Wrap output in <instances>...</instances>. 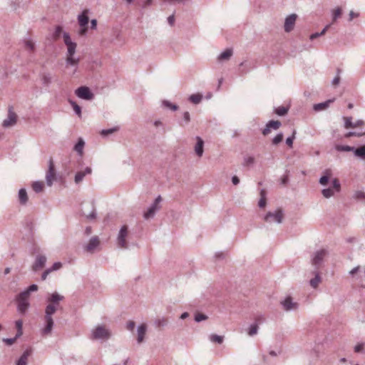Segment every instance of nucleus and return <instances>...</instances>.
<instances>
[{"mask_svg": "<svg viewBox=\"0 0 365 365\" xmlns=\"http://www.w3.org/2000/svg\"><path fill=\"white\" fill-rule=\"evenodd\" d=\"M207 318L208 317L207 315L202 313H198L195 316V320L197 322H200L203 320H206Z\"/></svg>", "mask_w": 365, "mask_h": 365, "instance_id": "obj_48", "label": "nucleus"}, {"mask_svg": "<svg viewBox=\"0 0 365 365\" xmlns=\"http://www.w3.org/2000/svg\"><path fill=\"white\" fill-rule=\"evenodd\" d=\"M135 327V324L133 321H129L126 324V328L129 331H133Z\"/></svg>", "mask_w": 365, "mask_h": 365, "instance_id": "obj_56", "label": "nucleus"}, {"mask_svg": "<svg viewBox=\"0 0 365 365\" xmlns=\"http://www.w3.org/2000/svg\"><path fill=\"white\" fill-rule=\"evenodd\" d=\"M196 140H197V143L195 146V152L198 157H201L204 152V150H203L204 141L199 136L196 137Z\"/></svg>", "mask_w": 365, "mask_h": 365, "instance_id": "obj_22", "label": "nucleus"}, {"mask_svg": "<svg viewBox=\"0 0 365 365\" xmlns=\"http://www.w3.org/2000/svg\"><path fill=\"white\" fill-rule=\"evenodd\" d=\"M258 329H259V327H258L257 324H251L248 328V331H247L248 335L250 336H252L257 334L258 332Z\"/></svg>", "mask_w": 365, "mask_h": 365, "instance_id": "obj_32", "label": "nucleus"}, {"mask_svg": "<svg viewBox=\"0 0 365 365\" xmlns=\"http://www.w3.org/2000/svg\"><path fill=\"white\" fill-rule=\"evenodd\" d=\"M24 45L26 50L33 51L35 48V44L31 40H25Z\"/></svg>", "mask_w": 365, "mask_h": 365, "instance_id": "obj_39", "label": "nucleus"}, {"mask_svg": "<svg viewBox=\"0 0 365 365\" xmlns=\"http://www.w3.org/2000/svg\"><path fill=\"white\" fill-rule=\"evenodd\" d=\"M75 94L81 99L91 101L93 99L94 94L87 86H81L75 91Z\"/></svg>", "mask_w": 365, "mask_h": 365, "instance_id": "obj_10", "label": "nucleus"}, {"mask_svg": "<svg viewBox=\"0 0 365 365\" xmlns=\"http://www.w3.org/2000/svg\"><path fill=\"white\" fill-rule=\"evenodd\" d=\"M353 198L365 204V192L362 190L355 191L353 195Z\"/></svg>", "mask_w": 365, "mask_h": 365, "instance_id": "obj_29", "label": "nucleus"}, {"mask_svg": "<svg viewBox=\"0 0 365 365\" xmlns=\"http://www.w3.org/2000/svg\"><path fill=\"white\" fill-rule=\"evenodd\" d=\"M31 354L30 350H26L16 361V365H27L28 358Z\"/></svg>", "mask_w": 365, "mask_h": 365, "instance_id": "obj_24", "label": "nucleus"}, {"mask_svg": "<svg viewBox=\"0 0 365 365\" xmlns=\"http://www.w3.org/2000/svg\"><path fill=\"white\" fill-rule=\"evenodd\" d=\"M70 103L72 106L75 113L80 117L81 115V107L74 101H70Z\"/></svg>", "mask_w": 365, "mask_h": 365, "instance_id": "obj_43", "label": "nucleus"}, {"mask_svg": "<svg viewBox=\"0 0 365 365\" xmlns=\"http://www.w3.org/2000/svg\"><path fill=\"white\" fill-rule=\"evenodd\" d=\"M267 203V199H264L263 197H260L259 202H258V206L260 208H263L266 206Z\"/></svg>", "mask_w": 365, "mask_h": 365, "instance_id": "obj_59", "label": "nucleus"}, {"mask_svg": "<svg viewBox=\"0 0 365 365\" xmlns=\"http://www.w3.org/2000/svg\"><path fill=\"white\" fill-rule=\"evenodd\" d=\"M232 56V50L230 48H227L223 52H222L219 56L218 60L219 61H227L230 58V57Z\"/></svg>", "mask_w": 365, "mask_h": 365, "instance_id": "obj_28", "label": "nucleus"}, {"mask_svg": "<svg viewBox=\"0 0 365 365\" xmlns=\"http://www.w3.org/2000/svg\"><path fill=\"white\" fill-rule=\"evenodd\" d=\"M128 227L126 225H123L120 228L117 238V242L119 247L123 249L128 248V244L125 241V238L128 235Z\"/></svg>", "mask_w": 365, "mask_h": 365, "instance_id": "obj_11", "label": "nucleus"}, {"mask_svg": "<svg viewBox=\"0 0 365 365\" xmlns=\"http://www.w3.org/2000/svg\"><path fill=\"white\" fill-rule=\"evenodd\" d=\"M333 101L334 100L329 99L322 103H316L313 106V109L316 112L324 110L327 109Z\"/></svg>", "mask_w": 365, "mask_h": 365, "instance_id": "obj_23", "label": "nucleus"}, {"mask_svg": "<svg viewBox=\"0 0 365 365\" xmlns=\"http://www.w3.org/2000/svg\"><path fill=\"white\" fill-rule=\"evenodd\" d=\"M282 140H283V133H279L272 139V144L277 145L279 143H281L282 141Z\"/></svg>", "mask_w": 365, "mask_h": 365, "instance_id": "obj_46", "label": "nucleus"}, {"mask_svg": "<svg viewBox=\"0 0 365 365\" xmlns=\"http://www.w3.org/2000/svg\"><path fill=\"white\" fill-rule=\"evenodd\" d=\"M88 32V26H80V29L78 31V35L83 36H86Z\"/></svg>", "mask_w": 365, "mask_h": 365, "instance_id": "obj_52", "label": "nucleus"}, {"mask_svg": "<svg viewBox=\"0 0 365 365\" xmlns=\"http://www.w3.org/2000/svg\"><path fill=\"white\" fill-rule=\"evenodd\" d=\"M19 337H16V335L15 337H14V338H4V339H3V341L5 342L8 346H11V345H12L16 341V340Z\"/></svg>", "mask_w": 365, "mask_h": 365, "instance_id": "obj_50", "label": "nucleus"}, {"mask_svg": "<svg viewBox=\"0 0 365 365\" xmlns=\"http://www.w3.org/2000/svg\"><path fill=\"white\" fill-rule=\"evenodd\" d=\"M15 324H16V327L17 329L16 337H20L23 334V331H22L23 322L21 319L17 320V321H16Z\"/></svg>", "mask_w": 365, "mask_h": 365, "instance_id": "obj_35", "label": "nucleus"}, {"mask_svg": "<svg viewBox=\"0 0 365 365\" xmlns=\"http://www.w3.org/2000/svg\"><path fill=\"white\" fill-rule=\"evenodd\" d=\"M288 112V108L284 106H279L275 109V113L280 116L286 115Z\"/></svg>", "mask_w": 365, "mask_h": 365, "instance_id": "obj_38", "label": "nucleus"}, {"mask_svg": "<svg viewBox=\"0 0 365 365\" xmlns=\"http://www.w3.org/2000/svg\"><path fill=\"white\" fill-rule=\"evenodd\" d=\"M332 187L325 188L322 190L323 196L326 198H329L334 196L335 192H339L341 189V184L337 178H334L331 181Z\"/></svg>", "mask_w": 365, "mask_h": 365, "instance_id": "obj_7", "label": "nucleus"}, {"mask_svg": "<svg viewBox=\"0 0 365 365\" xmlns=\"http://www.w3.org/2000/svg\"><path fill=\"white\" fill-rule=\"evenodd\" d=\"M46 262V257L44 255H37L36 257V260L32 266V269L34 271H38L42 269Z\"/></svg>", "mask_w": 365, "mask_h": 365, "instance_id": "obj_18", "label": "nucleus"}, {"mask_svg": "<svg viewBox=\"0 0 365 365\" xmlns=\"http://www.w3.org/2000/svg\"><path fill=\"white\" fill-rule=\"evenodd\" d=\"M146 332V326L145 324H141L138 327V342L141 343L143 341L145 334Z\"/></svg>", "mask_w": 365, "mask_h": 365, "instance_id": "obj_26", "label": "nucleus"}, {"mask_svg": "<svg viewBox=\"0 0 365 365\" xmlns=\"http://www.w3.org/2000/svg\"><path fill=\"white\" fill-rule=\"evenodd\" d=\"M161 200L162 198L160 195L155 198L153 203L148 207V210L144 212L143 217L145 220H149L155 216L156 212L159 210L160 208L159 204L161 202Z\"/></svg>", "mask_w": 365, "mask_h": 365, "instance_id": "obj_6", "label": "nucleus"}, {"mask_svg": "<svg viewBox=\"0 0 365 365\" xmlns=\"http://www.w3.org/2000/svg\"><path fill=\"white\" fill-rule=\"evenodd\" d=\"M85 143L82 138H79L78 143L74 146V150L78 153V155H82L83 152V147Z\"/></svg>", "mask_w": 365, "mask_h": 365, "instance_id": "obj_30", "label": "nucleus"}, {"mask_svg": "<svg viewBox=\"0 0 365 365\" xmlns=\"http://www.w3.org/2000/svg\"><path fill=\"white\" fill-rule=\"evenodd\" d=\"M110 331L102 326H98L92 331L93 339H107L110 337Z\"/></svg>", "mask_w": 365, "mask_h": 365, "instance_id": "obj_9", "label": "nucleus"}, {"mask_svg": "<svg viewBox=\"0 0 365 365\" xmlns=\"http://www.w3.org/2000/svg\"><path fill=\"white\" fill-rule=\"evenodd\" d=\"M168 24L173 26H174V24H175V15L174 14H173L172 15L169 16L168 17Z\"/></svg>", "mask_w": 365, "mask_h": 365, "instance_id": "obj_60", "label": "nucleus"}, {"mask_svg": "<svg viewBox=\"0 0 365 365\" xmlns=\"http://www.w3.org/2000/svg\"><path fill=\"white\" fill-rule=\"evenodd\" d=\"M29 297L27 296L26 293H19L16 297V301L17 304V312L21 314L25 315L28 309L30 307Z\"/></svg>", "mask_w": 365, "mask_h": 365, "instance_id": "obj_3", "label": "nucleus"}, {"mask_svg": "<svg viewBox=\"0 0 365 365\" xmlns=\"http://www.w3.org/2000/svg\"><path fill=\"white\" fill-rule=\"evenodd\" d=\"M335 149L339 152H353L355 157L365 159V145L354 148L350 145H336Z\"/></svg>", "mask_w": 365, "mask_h": 365, "instance_id": "obj_4", "label": "nucleus"}, {"mask_svg": "<svg viewBox=\"0 0 365 365\" xmlns=\"http://www.w3.org/2000/svg\"><path fill=\"white\" fill-rule=\"evenodd\" d=\"M62 267V264L59 262H55L49 269H51V272L56 271Z\"/></svg>", "mask_w": 365, "mask_h": 365, "instance_id": "obj_55", "label": "nucleus"}, {"mask_svg": "<svg viewBox=\"0 0 365 365\" xmlns=\"http://www.w3.org/2000/svg\"><path fill=\"white\" fill-rule=\"evenodd\" d=\"M297 18V14H292L285 19L284 28L286 32H290L293 30Z\"/></svg>", "mask_w": 365, "mask_h": 365, "instance_id": "obj_15", "label": "nucleus"}, {"mask_svg": "<svg viewBox=\"0 0 365 365\" xmlns=\"http://www.w3.org/2000/svg\"><path fill=\"white\" fill-rule=\"evenodd\" d=\"M364 343H359V344H356L354 346V351L356 353L362 351L363 349H364Z\"/></svg>", "mask_w": 365, "mask_h": 365, "instance_id": "obj_57", "label": "nucleus"}, {"mask_svg": "<svg viewBox=\"0 0 365 365\" xmlns=\"http://www.w3.org/2000/svg\"><path fill=\"white\" fill-rule=\"evenodd\" d=\"M63 41L67 47L66 65V66H74L77 67L80 58L75 57L76 49L77 47L76 43L71 41V36L68 33H63Z\"/></svg>", "mask_w": 365, "mask_h": 365, "instance_id": "obj_2", "label": "nucleus"}, {"mask_svg": "<svg viewBox=\"0 0 365 365\" xmlns=\"http://www.w3.org/2000/svg\"><path fill=\"white\" fill-rule=\"evenodd\" d=\"M202 98V97L200 94H192L189 98L190 101L195 104L199 103Z\"/></svg>", "mask_w": 365, "mask_h": 365, "instance_id": "obj_37", "label": "nucleus"}, {"mask_svg": "<svg viewBox=\"0 0 365 365\" xmlns=\"http://www.w3.org/2000/svg\"><path fill=\"white\" fill-rule=\"evenodd\" d=\"M91 29H96V28H97V20L96 19H92L91 21Z\"/></svg>", "mask_w": 365, "mask_h": 365, "instance_id": "obj_64", "label": "nucleus"}, {"mask_svg": "<svg viewBox=\"0 0 365 365\" xmlns=\"http://www.w3.org/2000/svg\"><path fill=\"white\" fill-rule=\"evenodd\" d=\"M155 323L157 327H164L167 324V320L164 318L159 319L156 320Z\"/></svg>", "mask_w": 365, "mask_h": 365, "instance_id": "obj_53", "label": "nucleus"}, {"mask_svg": "<svg viewBox=\"0 0 365 365\" xmlns=\"http://www.w3.org/2000/svg\"><path fill=\"white\" fill-rule=\"evenodd\" d=\"M254 162H255V158L253 157H252V156L245 157L244 158L243 165H250L253 164Z\"/></svg>", "mask_w": 365, "mask_h": 365, "instance_id": "obj_49", "label": "nucleus"}, {"mask_svg": "<svg viewBox=\"0 0 365 365\" xmlns=\"http://www.w3.org/2000/svg\"><path fill=\"white\" fill-rule=\"evenodd\" d=\"M296 130H293V133H292V136L290 137H288L287 139H286V144L292 148V145H293V141L295 139V135H296Z\"/></svg>", "mask_w": 365, "mask_h": 365, "instance_id": "obj_45", "label": "nucleus"}, {"mask_svg": "<svg viewBox=\"0 0 365 365\" xmlns=\"http://www.w3.org/2000/svg\"><path fill=\"white\" fill-rule=\"evenodd\" d=\"M19 200L21 205H26L28 201L27 192L24 188H21L19 191Z\"/></svg>", "mask_w": 365, "mask_h": 365, "instance_id": "obj_27", "label": "nucleus"}, {"mask_svg": "<svg viewBox=\"0 0 365 365\" xmlns=\"http://www.w3.org/2000/svg\"><path fill=\"white\" fill-rule=\"evenodd\" d=\"M341 15V9L340 7L336 8L332 12V20L336 21L339 17Z\"/></svg>", "mask_w": 365, "mask_h": 365, "instance_id": "obj_40", "label": "nucleus"}, {"mask_svg": "<svg viewBox=\"0 0 365 365\" xmlns=\"http://www.w3.org/2000/svg\"><path fill=\"white\" fill-rule=\"evenodd\" d=\"M289 182V178L287 175H284L282 178H281V183L283 185H286Z\"/></svg>", "mask_w": 365, "mask_h": 365, "instance_id": "obj_62", "label": "nucleus"}, {"mask_svg": "<svg viewBox=\"0 0 365 365\" xmlns=\"http://www.w3.org/2000/svg\"><path fill=\"white\" fill-rule=\"evenodd\" d=\"M183 120L185 124H187L190 121V115L188 111H185L182 114Z\"/></svg>", "mask_w": 365, "mask_h": 365, "instance_id": "obj_54", "label": "nucleus"}, {"mask_svg": "<svg viewBox=\"0 0 365 365\" xmlns=\"http://www.w3.org/2000/svg\"><path fill=\"white\" fill-rule=\"evenodd\" d=\"M329 178H328V176L323 175L322 177L320 178L319 182L322 185H326L329 181Z\"/></svg>", "mask_w": 365, "mask_h": 365, "instance_id": "obj_58", "label": "nucleus"}, {"mask_svg": "<svg viewBox=\"0 0 365 365\" xmlns=\"http://www.w3.org/2000/svg\"><path fill=\"white\" fill-rule=\"evenodd\" d=\"M327 251L326 250H320L317 251L312 259V264L318 269L319 267L322 264L323 262L324 258L327 256Z\"/></svg>", "mask_w": 365, "mask_h": 365, "instance_id": "obj_12", "label": "nucleus"}, {"mask_svg": "<svg viewBox=\"0 0 365 365\" xmlns=\"http://www.w3.org/2000/svg\"><path fill=\"white\" fill-rule=\"evenodd\" d=\"M63 33L62 27L60 26H56L55 31L53 33V38L55 40L58 39L60 38V35Z\"/></svg>", "mask_w": 365, "mask_h": 365, "instance_id": "obj_47", "label": "nucleus"}, {"mask_svg": "<svg viewBox=\"0 0 365 365\" xmlns=\"http://www.w3.org/2000/svg\"><path fill=\"white\" fill-rule=\"evenodd\" d=\"M92 173V169L90 167H86L84 170L78 171L76 173L74 181L76 184L80 183L86 175H90Z\"/></svg>", "mask_w": 365, "mask_h": 365, "instance_id": "obj_20", "label": "nucleus"}, {"mask_svg": "<svg viewBox=\"0 0 365 365\" xmlns=\"http://www.w3.org/2000/svg\"><path fill=\"white\" fill-rule=\"evenodd\" d=\"M210 340L212 342L221 344L223 342L224 336L213 334L210 336Z\"/></svg>", "mask_w": 365, "mask_h": 365, "instance_id": "obj_33", "label": "nucleus"}, {"mask_svg": "<svg viewBox=\"0 0 365 365\" xmlns=\"http://www.w3.org/2000/svg\"><path fill=\"white\" fill-rule=\"evenodd\" d=\"M32 188L36 192H40L43 190V183L41 181H36L32 184Z\"/></svg>", "mask_w": 365, "mask_h": 365, "instance_id": "obj_34", "label": "nucleus"}, {"mask_svg": "<svg viewBox=\"0 0 365 365\" xmlns=\"http://www.w3.org/2000/svg\"><path fill=\"white\" fill-rule=\"evenodd\" d=\"M314 273L315 276L314 278L310 279L309 284L312 288L315 289L319 286V283L322 281V278L320 277L319 272L315 271Z\"/></svg>", "mask_w": 365, "mask_h": 365, "instance_id": "obj_25", "label": "nucleus"}, {"mask_svg": "<svg viewBox=\"0 0 365 365\" xmlns=\"http://www.w3.org/2000/svg\"><path fill=\"white\" fill-rule=\"evenodd\" d=\"M64 299V297L58 292L48 294L46 297L48 304L45 308L44 323L45 325L41 329V334L48 336L51 334L54 322L53 315L61 308L60 302Z\"/></svg>", "mask_w": 365, "mask_h": 365, "instance_id": "obj_1", "label": "nucleus"}, {"mask_svg": "<svg viewBox=\"0 0 365 365\" xmlns=\"http://www.w3.org/2000/svg\"><path fill=\"white\" fill-rule=\"evenodd\" d=\"M100 245V240L98 239V237L94 236L92 237L88 243L84 246V250L90 253H93L95 250Z\"/></svg>", "mask_w": 365, "mask_h": 365, "instance_id": "obj_16", "label": "nucleus"}, {"mask_svg": "<svg viewBox=\"0 0 365 365\" xmlns=\"http://www.w3.org/2000/svg\"><path fill=\"white\" fill-rule=\"evenodd\" d=\"M38 286L36 284L30 285L26 290L21 292V293H26L27 296L30 297V293L31 292L37 291Z\"/></svg>", "mask_w": 365, "mask_h": 365, "instance_id": "obj_44", "label": "nucleus"}, {"mask_svg": "<svg viewBox=\"0 0 365 365\" xmlns=\"http://www.w3.org/2000/svg\"><path fill=\"white\" fill-rule=\"evenodd\" d=\"M118 130V128L115 127L109 129H103L101 130V134L103 136H107L110 134L113 133L114 132L117 131Z\"/></svg>", "mask_w": 365, "mask_h": 365, "instance_id": "obj_41", "label": "nucleus"}, {"mask_svg": "<svg viewBox=\"0 0 365 365\" xmlns=\"http://www.w3.org/2000/svg\"><path fill=\"white\" fill-rule=\"evenodd\" d=\"M88 10H84L81 14L78 16V22L80 26H88L89 18L88 16Z\"/></svg>", "mask_w": 365, "mask_h": 365, "instance_id": "obj_21", "label": "nucleus"}, {"mask_svg": "<svg viewBox=\"0 0 365 365\" xmlns=\"http://www.w3.org/2000/svg\"><path fill=\"white\" fill-rule=\"evenodd\" d=\"M17 119L16 114L13 111V108L9 107L8 111V117L5 120H4L2 123V125L4 128H9L13 126L16 124Z\"/></svg>", "mask_w": 365, "mask_h": 365, "instance_id": "obj_13", "label": "nucleus"}, {"mask_svg": "<svg viewBox=\"0 0 365 365\" xmlns=\"http://www.w3.org/2000/svg\"><path fill=\"white\" fill-rule=\"evenodd\" d=\"M163 105L165 107H166V108H170V109H171V110H178V106L177 105L173 104V103H170V101H163Z\"/></svg>", "mask_w": 365, "mask_h": 365, "instance_id": "obj_42", "label": "nucleus"}, {"mask_svg": "<svg viewBox=\"0 0 365 365\" xmlns=\"http://www.w3.org/2000/svg\"><path fill=\"white\" fill-rule=\"evenodd\" d=\"M91 207L92 208L91 213L86 214L84 212H83V215H85L86 217V218L88 220H93L96 217V209L94 207L93 204H91Z\"/></svg>", "mask_w": 365, "mask_h": 365, "instance_id": "obj_36", "label": "nucleus"}, {"mask_svg": "<svg viewBox=\"0 0 365 365\" xmlns=\"http://www.w3.org/2000/svg\"><path fill=\"white\" fill-rule=\"evenodd\" d=\"M282 123L279 120H269L263 129L262 134L267 135L271 132V129L276 130L279 129Z\"/></svg>", "mask_w": 365, "mask_h": 365, "instance_id": "obj_17", "label": "nucleus"}, {"mask_svg": "<svg viewBox=\"0 0 365 365\" xmlns=\"http://www.w3.org/2000/svg\"><path fill=\"white\" fill-rule=\"evenodd\" d=\"M50 272H51V269H47L46 270H45V271L43 272V274H42L41 279H42L43 280H45V279H46V277H47L48 274Z\"/></svg>", "mask_w": 365, "mask_h": 365, "instance_id": "obj_63", "label": "nucleus"}, {"mask_svg": "<svg viewBox=\"0 0 365 365\" xmlns=\"http://www.w3.org/2000/svg\"><path fill=\"white\" fill-rule=\"evenodd\" d=\"M284 213L282 209H277L274 212H268L264 217V220L267 222H277L280 224L282 222Z\"/></svg>", "mask_w": 365, "mask_h": 365, "instance_id": "obj_5", "label": "nucleus"}, {"mask_svg": "<svg viewBox=\"0 0 365 365\" xmlns=\"http://www.w3.org/2000/svg\"><path fill=\"white\" fill-rule=\"evenodd\" d=\"M349 21H351L353 20V19H354V18H356V17H358V16H359V14L358 13H355V12H354L353 11H351L349 12Z\"/></svg>", "mask_w": 365, "mask_h": 365, "instance_id": "obj_61", "label": "nucleus"}, {"mask_svg": "<svg viewBox=\"0 0 365 365\" xmlns=\"http://www.w3.org/2000/svg\"><path fill=\"white\" fill-rule=\"evenodd\" d=\"M363 135H365V133H356V132H349L347 133H346L344 135V137L346 138H351L352 136H357V137H360Z\"/></svg>", "mask_w": 365, "mask_h": 365, "instance_id": "obj_51", "label": "nucleus"}, {"mask_svg": "<svg viewBox=\"0 0 365 365\" xmlns=\"http://www.w3.org/2000/svg\"><path fill=\"white\" fill-rule=\"evenodd\" d=\"M344 127L346 129L351 128H356L359 126H361L364 124V122L362 120H358L356 122H352L351 117H344Z\"/></svg>", "mask_w": 365, "mask_h": 365, "instance_id": "obj_19", "label": "nucleus"}, {"mask_svg": "<svg viewBox=\"0 0 365 365\" xmlns=\"http://www.w3.org/2000/svg\"><path fill=\"white\" fill-rule=\"evenodd\" d=\"M281 304L287 312L295 310L298 308V304L297 302H294L291 297H287L281 302Z\"/></svg>", "mask_w": 365, "mask_h": 365, "instance_id": "obj_14", "label": "nucleus"}, {"mask_svg": "<svg viewBox=\"0 0 365 365\" xmlns=\"http://www.w3.org/2000/svg\"><path fill=\"white\" fill-rule=\"evenodd\" d=\"M55 180H56L55 166L53 160L51 158L48 161V169L46 174L47 185L51 187Z\"/></svg>", "mask_w": 365, "mask_h": 365, "instance_id": "obj_8", "label": "nucleus"}, {"mask_svg": "<svg viewBox=\"0 0 365 365\" xmlns=\"http://www.w3.org/2000/svg\"><path fill=\"white\" fill-rule=\"evenodd\" d=\"M52 77L50 73H43L41 75V80L44 86H48L51 83Z\"/></svg>", "mask_w": 365, "mask_h": 365, "instance_id": "obj_31", "label": "nucleus"}]
</instances>
